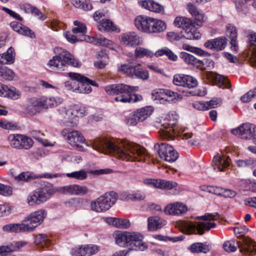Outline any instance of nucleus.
<instances>
[{
	"label": "nucleus",
	"instance_id": "nucleus-4",
	"mask_svg": "<svg viewBox=\"0 0 256 256\" xmlns=\"http://www.w3.org/2000/svg\"><path fill=\"white\" fill-rule=\"evenodd\" d=\"M205 222H200L197 225L189 222H182V226L184 230L188 234L197 233L200 235L203 234L205 231H208L212 228H214L216 226V224L214 222L208 221L214 220L218 218V214L217 212L206 213L204 215L198 217Z\"/></svg>",
	"mask_w": 256,
	"mask_h": 256
},
{
	"label": "nucleus",
	"instance_id": "nucleus-1",
	"mask_svg": "<svg viewBox=\"0 0 256 256\" xmlns=\"http://www.w3.org/2000/svg\"><path fill=\"white\" fill-rule=\"evenodd\" d=\"M92 144L94 149L101 152L112 154L123 160L143 162L146 160L145 150L127 140L98 138Z\"/></svg>",
	"mask_w": 256,
	"mask_h": 256
},
{
	"label": "nucleus",
	"instance_id": "nucleus-22",
	"mask_svg": "<svg viewBox=\"0 0 256 256\" xmlns=\"http://www.w3.org/2000/svg\"><path fill=\"white\" fill-rule=\"evenodd\" d=\"M58 190L64 194H76L83 196L86 194L88 190L86 186L78 184H70L59 188Z\"/></svg>",
	"mask_w": 256,
	"mask_h": 256
},
{
	"label": "nucleus",
	"instance_id": "nucleus-41",
	"mask_svg": "<svg viewBox=\"0 0 256 256\" xmlns=\"http://www.w3.org/2000/svg\"><path fill=\"white\" fill-rule=\"evenodd\" d=\"M0 76L8 80H16L17 75L10 69L6 66H0Z\"/></svg>",
	"mask_w": 256,
	"mask_h": 256
},
{
	"label": "nucleus",
	"instance_id": "nucleus-28",
	"mask_svg": "<svg viewBox=\"0 0 256 256\" xmlns=\"http://www.w3.org/2000/svg\"><path fill=\"white\" fill-rule=\"evenodd\" d=\"M187 8L189 12L194 18L195 22L197 26H202V24L207 20V17L205 14L199 11L192 4L188 3Z\"/></svg>",
	"mask_w": 256,
	"mask_h": 256
},
{
	"label": "nucleus",
	"instance_id": "nucleus-53",
	"mask_svg": "<svg viewBox=\"0 0 256 256\" xmlns=\"http://www.w3.org/2000/svg\"><path fill=\"white\" fill-rule=\"evenodd\" d=\"M178 183L174 181L160 180V189L170 190L177 187Z\"/></svg>",
	"mask_w": 256,
	"mask_h": 256
},
{
	"label": "nucleus",
	"instance_id": "nucleus-7",
	"mask_svg": "<svg viewBox=\"0 0 256 256\" xmlns=\"http://www.w3.org/2000/svg\"><path fill=\"white\" fill-rule=\"evenodd\" d=\"M55 192L53 186L48 184L32 192L28 196L27 202L30 206L40 204L49 199Z\"/></svg>",
	"mask_w": 256,
	"mask_h": 256
},
{
	"label": "nucleus",
	"instance_id": "nucleus-57",
	"mask_svg": "<svg viewBox=\"0 0 256 256\" xmlns=\"http://www.w3.org/2000/svg\"><path fill=\"white\" fill-rule=\"evenodd\" d=\"M184 80V82L186 83L184 87L188 88H194L198 86V82L197 80L192 76L188 75H186Z\"/></svg>",
	"mask_w": 256,
	"mask_h": 256
},
{
	"label": "nucleus",
	"instance_id": "nucleus-49",
	"mask_svg": "<svg viewBox=\"0 0 256 256\" xmlns=\"http://www.w3.org/2000/svg\"><path fill=\"white\" fill-rule=\"evenodd\" d=\"M86 256L96 254L100 250V246L96 244H84Z\"/></svg>",
	"mask_w": 256,
	"mask_h": 256
},
{
	"label": "nucleus",
	"instance_id": "nucleus-6",
	"mask_svg": "<svg viewBox=\"0 0 256 256\" xmlns=\"http://www.w3.org/2000/svg\"><path fill=\"white\" fill-rule=\"evenodd\" d=\"M58 111L61 117L64 118V124L72 127L77 124V118L82 116L86 112L84 108L78 105L72 106L68 108L62 107Z\"/></svg>",
	"mask_w": 256,
	"mask_h": 256
},
{
	"label": "nucleus",
	"instance_id": "nucleus-39",
	"mask_svg": "<svg viewBox=\"0 0 256 256\" xmlns=\"http://www.w3.org/2000/svg\"><path fill=\"white\" fill-rule=\"evenodd\" d=\"M174 24L178 28L188 30L192 27L193 24L190 18L184 16H177L174 20Z\"/></svg>",
	"mask_w": 256,
	"mask_h": 256
},
{
	"label": "nucleus",
	"instance_id": "nucleus-13",
	"mask_svg": "<svg viewBox=\"0 0 256 256\" xmlns=\"http://www.w3.org/2000/svg\"><path fill=\"white\" fill-rule=\"evenodd\" d=\"M62 134H68L66 140L74 148L80 151H84L88 144L85 142L84 137L78 131L74 130L68 132V130H64Z\"/></svg>",
	"mask_w": 256,
	"mask_h": 256
},
{
	"label": "nucleus",
	"instance_id": "nucleus-59",
	"mask_svg": "<svg viewBox=\"0 0 256 256\" xmlns=\"http://www.w3.org/2000/svg\"><path fill=\"white\" fill-rule=\"evenodd\" d=\"M28 242L24 240L14 241L10 244L12 252L18 251L27 245Z\"/></svg>",
	"mask_w": 256,
	"mask_h": 256
},
{
	"label": "nucleus",
	"instance_id": "nucleus-38",
	"mask_svg": "<svg viewBox=\"0 0 256 256\" xmlns=\"http://www.w3.org/2000/svg\"><path fill=\"white\" fill-rule=\"evenodd\" d=\"M41 100L42 101L44 100L43 108H44L56 106L62 104L63 102V99L59 96H43L41 98Z\"/></svg>",
	"mask_w": 256,
	"mask_h": 256
},
{
	"label": "nucleus",
	"instance_id": "nucleus-50",
	"mask_svg": "<svg viewBox=\"0 0 256 256\" xmlns=\"http://www.w3.org/2000/svg\"><path fill=\"white\" fill-rule=\"evenodd\" d=\"M134 54L136 58H142L145 56L148 57H152L154 55V54L147 48L142 47H138L135 50Z\"/></svg>",
	"mask_w": 256,
	"mask_h": 256
},
{
	"label": "nucleus",
	"instance_id": "nucleus-15",
	"mask_svg": "<svg viewBox=\"0 0 256 256\" xmlns=\"http://www.w3.org/2000/svg\"><path fill=\"white\" fill-rule=\"evenodd\" d=\"M232 134L244 140L256 139V126L250 123H244L232 130Z\"/></svg>",
	"mask_w": 256,
	"mask_h": 256
},
{
	"label": "nucleus",
	"instance_id": "nucleus-63",
	"mask_svg": "<svg viewBox=\"0 0 256 256\" xmlns=\"http://www.w3.org/2000/svg\"><path fill=\"white\" fill-rule=\"evenodd\" d=\"M0 126L6 130H15L16 127L14 123L6 120H0Z\"/></svg>",
	"mask_w": 256,
	"mask_h": 256
},
{
	"label": "nucleus",
	"instance_id": "nucleus-35",
	"mask_svg": "<svg viewBox=\"0 0 256 256\" xmlns=\"http://www.w3.org/2000/svg\"><path fill=\"white\" fill-rule=\"evenodd\" d=\"M227 31L229 34V38L230 40V50L233 52H238V46L237 42V30L234 26L228 24L227 26Z\"/></svg>",
	"mask_w": 256,
	"mask_h": 256
},
{
	"label": "nucleus",
	"instance_id": "nucleus-19",
	"mask_svg": "<svg viewBox=\"0 0 256 256\" xmlns=\"http://www.w3.org/2000/svg\"><path fill=\"white\" fill-rule=\"evenodd\" d=\"M204 78H206L209 82L216 84L220 88H228L230 87L229 80L223 76L212 72H206L204 74Z\"/></svg>",
	"mask_w": 256,
	"mask_h": 256
},
{
	"label": "nucleus",
	"instance_id": "nucleus-24",
	"mask_svg": "<svg viewBox=\"0 0 256 256\" xmlns=\"http://www.w3.org/2000/svg\"><path fill=\"white\" fill-rule=\"evenodd\" d=\"M120 42L125 46L134 47L140 43V38L134 32H127L120 34Z\"/></svg>",
	"mask_w": 256,
	"mask_h": 256
},
{
	"label": "nucleus",
	"instance_id": "nucleus-62",
	"mask_svg": "<svg viewBox=\"0 0 256 256\" xmlns=\"http://www.w3.org/2000/svg\"><path fill=\"white\" fill-rule=\"evenodd\" d=\"M161 179L146 178L144 180V183L149 186L160 188Z\"/></svg>",
	"mask_w": 256,
	"mask_h": 256
},
{
	"label": "nucleus",
	"instance_id": "nucleus-30",
	"mask_svg": "<svg viewBox=\"0 0 256 256\" xmlns=\"http://www.w3.org/2000/svg\"><path fill=\"white\" fill-rule=\"evenodd\" d=\"M166 223L165 220L159 216H150L148 218V228L149 231H156L163 228Z\"/></svg>",
	"mask_w": 256,
	"mask_h": 256
},
{
	"label": "nucleus",
	"instance_id": "nucleus-17",
	"mask_svg": "<svg viewBox=\"0 0 256 256\" xmlns=\"http://www.w3.org/2000/svg\"><path fill=\"white\" fill-rule=\"evenodd\" d=\"M68 75L72 80H76L78 82L77 88L78 92L89 94L91 92L90 85H94L92 81L78 73L69 72Z\"/></svg>",
	"mask_w": 256,
	"mask_h": 256
},
{
	"label": "nucleus",
	"instance_id": "nucleus-12",
	"mask_svg": "<svg viewBox=\"0 0 256 256\" xmlns=\"http://www.w3.org/2000/svg\"><path fill=\"white\" fill-rule=\"evenodd\" d=\"M8 140L12 147L18 150H29L34 144L32 138L20 134H10Z\"/></svg>",
	"mask_w": 256,
	"mask_h": 256
},
{
	"label": "nucleus",
	"instance_id": "nucleus-32",
	"mask_svg": "<svg viewBox=\"0 0 256 256\" xmlns=\"http://www.w3.org/2000/svg\"><path fill=\"white\" fill-rule=\"evenodd\" d=\"M43 102L44 100H42L41 98H30L28 100V102L26 106V110L27 112L30 114H34L39 112L41 108H44Z\"/></svg>",
	"mask_w": 256,
	"mask_h": 256
},
{
	"label": "nucleus",
	"instance_id": "nucleus-29",
	"mask_svg": "<svg viewBox=\"0 0 256 256\" xmlns=\"http://www.w3.org/2000/svg\"><path fill=\"white\" fill-rule=\"evenodd\" d=\"M104 222L110 226L118 228L126 229L130 226L131 224L128 219L108 217L104 218Z\"/></svg>",
	"mask_w": 256,
	"mask_h": 256
},
{
	"label": "nucleus",
	"instance_id": "nucleus-18",
	"mask_svg": "<svg viewBox=\"0 0 256 256\" xmlns=\"http://www.w3.org/2000/svg\"><path fill=\"white\" fill-rule=\"evenodd\" d=\"M178 93L172 92L169 90L156 89L152 93V98L158 100L161 104L165 102H170L179 97Z\"/></svg>",
	"mask_w": 256,
	"mask_h": 256
},
{
	"label": "nucleus",
	"instance_id": "nucleus-55",
	"mask_svg": "<svg viewBox=\"0 0 256 256\" xmlns=\"http://www.w3.org/2000/svg\"><path fill=\"white\" fill-rule=\"evenodd\" d=\"M256 96V88L249 90L241 96L240 100L243 102H248Z\"/></svg>",
	"mask_w": 256,
	"mask_h": 256
},
{
	"label": "nucleus",
	"instance_id": "nucleus-16",
	"mask_svg": "<svg viewBox=\"0 0 256 256\" xmlns=\"http://www.w3.org/2000/svg\"><path fill=\"white\" fill-rule=\"evenodd\" d=\"M153 110L150 106L144 107L138 109L136 111L131 114L126 120L128 126H134L138 122L146 120L152 114Z\"/></svg>",
	"mask_w": 256,
	"mask_h": 256
},
{
	"label": "nucleus",
	"instance_id": "nucleus-11",
	"mask_svg": "<svg viewBox=\"0 0 256 256\" xmlns=\"http://www.w3.org/2000/svg\"><path fill=\"white\" fill-rule=\"evenodd\" d=\"M118 70L130 77H136L142 80H147L148 78V72L147 70H143L140 65H134L132 62L121 64L118 67Z\"/></svg>",
	"mask_w": 256,
	"mask_h": 256
},
{
	"label": "nucleus",
	"instance_id": "nucleus-20",
	"mask_svg": "<svg viewBox=\"0 0 256 256\" xmlns=\"http://www.w3.org/2000/svg\"><path fill=\"white\" fill-rule=\"evenodd\" d=\"M47 216V212L44 209H39L36 211L31 212L29 215L24 218V222H30L34 228L40 225Z\"/></svg>",
	"mask_w": 256,
	"mask_h": 256
},
{
	"label": "nucleus",
	"instance_id": "nucleus-56",
	"mask_svg": "<svg viewBox=\"0 0 256 256\" xmlns=\"http://www.w3.org/2000/svg\"><path fill=\"white\" fill-rule=\"evenodd\" d=\"M8 95H6V97L10 98L13 100H17L18 99L20 95V92L15 88L14 86H10L8 88Z\"/></svg>",
	"mask_w": 256,
	"mask_h": 256
},
{
	"label": "nucleus",
	"instance_id": "nucleus-9",
	"mask_svg": "<svg viewBox=\"0 0 256 256\" xmlns=\"http://www.w3.org/2000/svg\"><path fill=\"white\" fill-rule=\"evenodd\" d=\"M117 199L118 194L116 192H106L91 202V209L97 212H105L115 204Z\"/></svg>",
	"mask_w": 256,
	"mask_h": 256
},
{
	"label": "nucleus",
	"instance_id": "nucleus-25",
	"mask_svg": "<svg viewBox=\"0 0 256 256\" xmlns=\"http://www.w3.org/2000/svg\"><path fill=\"white\" fill-rule=\"evenodd\" d=\"M61 176L60 174H44L41 175L34 176L32 174L28 172H22L20 174L15 176L14 179L18 181L27 182L32 179L36 178H53L60 177Z\"/></svg>",
	"mask_w": 256,
	"mask_h": 256
},
{
	"label": "nucleus",
	"instance_id": "nucleus-2",
	"mask_svg": "<svg viewBox=\"0 0 256 256\" xmlns=\"http://www.w3.org/2000/svg\"><path fill=\"white\" fill-rule=\"evenodd\" d=\"M112 236L116 244L120 246H130L137 251H144L148 248V244L143 240L144 236L139 232L116 230Z\"/></svg>",
	"mask_w": 256,
	"mask_h": 256
},
{
	"label": "nucleus",
	"instance_id": "nucleus-27",
	"mask_svg": "<svg viewBox=\"0 0 256 256\" xmlns=\"http://www.w3.org/2000/svg\"><path fill=\"white\" fill-rule=\"evenodd\" d=\"M230 162L228 156L218 154L214 157L212 166L215 170L224 171L230 166Z\"/></svg>",
	"mask_w": 256,
	"mask_h": 256
},
{
	"label": "nucleus",
	"instance_id": "nucleus-37",
	"mask_svg": "<svg viewBox=\"0 0 256 256\" xmlns=\"http://www.w3.org/2000/svg\"><path fill=\"white\" fill-rule=\"evenodd\" d=\"M15 55L14 48H9L6 52L0 54V66L13 64L14 62Z\"/></svg>",
	"mask_w": 256,
	"mask_h": 256
},
{
	"label": "nucleus",
	"instance_id": "nucleus-42",
	"mask_svg": "<svg viewBox=\"0 0 256 256\" xmlns=\"http://www.w3.org/2000/svg\"><path fill=\"white\" fill-rule=\"evenodd\" d=\"M97 59L98 60L94 62V66L97 68H104L108 64V56L102 52L98 54Z\"/></svg>",
	"mask_w": 256,
	"mask_h": 256
},
{
	"label": "nucleus",
	"instance_id": "nucleus-36",
	"mask_svg": "<svg viewBox=\"0 0 256 256\" xmlns=\"http://www.w3.org/2000/svg\"><path fill=\"white\" fill-rule=\"evenodd\" d=\"M211 248V244L207 242H196L190 245L188 250L192 253L206 254L210 250Z\"/></svg>",
	"mask_w": 256,
	"mask_h": 256
},
{
	"label": "nucleus",
	"instance_id": "nucleus-52",
	"mask_svg": "<svg viewBox=\"0 0 256 256\" xmlns=\"http://www.w3.org/2000/svg\"><path fill=\"white\" fill-rule=\"evenodd\" d=\"M66 175L68 178H72L80 180L86 179L88 176L86 172L84 170L68 173Z\"/></svg>",
	"mask_w": 256,
	"mask_h": 256
},
{
	"label": "nucleus",
	"instance_id": "nucleus-51",
	"mask_svg": "<svg viewBox=\"0 0 256 256\" xmlns=\"http://www.w3.org/2000/svg\"><path fill=\"white\" fill-rule=\"evenodd\" d=\"M74 25L76 26L72 30L74 34L80 33L81 34L80 37H81L82 35H86V24L84 23H82L78 20H76L74 22Z\"/></svg>",
	"mask_w": 256,
	"mask_h": 256
},
{
	"label": "nucleus",
	"instance_id": "nucleus-8",
	"mask_svg": "<svg viewBox=\"0 0 256 256\" xmlns=\"http://www.w3.org/2000/svg\"><path fill=\"white\" fill-rule=\"evenodd\" d=\"M50 67H54L58 70H64L68 65L74 67L80 66V63L74 56L66 50H64L58 55L53 56L48 63Z\"/></svg>",
	"mask_w": 256,
	"mask_h": 256
},
{
	"label": "nucleus",
	"instance_id": "nucleus-54",
	"mask_svg": "<svg viewBox=\"0 0 256 256\" xmlns=\"http://www.w3.org/2000/svg\"><path fill=\"white\" fill-rule=\"evenodd\" d=\"M222 104V100L220 98H214L206 102V110L220 106Z\"/></svg>",
	"mask_w": 256,
	"mask_h": 256
},
{
	"label": "nucleus",
	"instance_id": "nucleus-48",
	"mask_svg": "<svg viewBox=\"0 0 256 256\" xmlns=\"http://www.w3.org/2000/svg\"><path fill=\"white\" fill-rule=\"evenodd\" d=\"M200 36V33L192 26L188 30H185L184 38L188 40H198Z\"/></svg>",
	"mask_w": 256,
	"mask_h": 256
},
{
	"label": "nucleus",
	"instance_id": "nucleus-64",
	"mask_svg": "<svg viewBox=\"0 0 256 256\" xmlns=\"http://www.w3.org/2000/svg\"><path fill=\"white\" fill-rule=\"evenodd\" d=\"M246 3V2H245L244 0H236L235 4L237 10L239 12H246L247 6Z\"/></svg>",
	"mask_w": 256,
	"mask_h": 256
},
{
	"label": "nucleus",
	"instance_id": "nucleus-26",
	"mask_svg": "<svg viewBox=\"0 0 256 256\" xmlns=\"http://www.w3.org/2000/svg\"><path fill=\"white\" fill-rule=\"evenodd\" d=\"M188 210L187 206L181 202H176L167 205L164 212L170 215H180L185 214Z\"/></svg>",
	"mask_w": 256,
	"mask_h": 256
},
{
	"label": "nucleus",
	"instance_id": "nucleus-23",
	"mask_svg": "<svg viewBox=\"0 0 256 256\" xmlns=\"http://www.w3.org/2000/svg\"><path fill=\"white\" fill-rule=\"evenodd\" d=\"M34 230V226H30L29 224L24 223L9 224L3 226L4 232L12 233L24 232H32Z\"/></svg>",
	"mask_w": 256,
	"mask_h": 256
},
{
	"label": "nucleus",
	"instance_id": "nucleus-34",
	"mask_svg": "<svg viewBox=\"0 0 256 256\" xmlns=\"http://www.w3.org/2000/svg\"><path fill=\"white\" fill-rule=\"evenodd\" d=\"M10 26L14 31L21 34L29 36L31 38L35 37V34L32 30L18 22H10Z\"/></svg>",
	"mask_w": 256,
	"mask_h": 256
},
{
	"label": "nucleus",
	"instance_id": "nucleus-21",
	"mask_svg": "<svg viewBox=\"0 0 256 256\" xmlns=\"http://www.w3.org/2000/svg\"><path fill=\"white\" fill-rule=\"evenodd\" d=\"M153 18L146 16H137L134 20V24L138 30L146 33H150V28Z\"/></svg>",
	"mask_w": 256,
	"mask_h": 256
},
{
	"label": "nucleus",
	"instance_id": "nucleus-3",
	"mask_svg": "<svg viewBox=\"0 0 256 256\" xmlns=\"http://www.w3.org/2000/svg\"><path fill=\"white\" fill-rule=\"evenodd\" d=\"M138 90V86H130L124 84H111L105 88L108 94L118 95L114 98V100L122 102H136L141 100V96L132 94Z\"/></svg>",
	"mask_w": 256,
	"mask_h": 256
},
{
	"label": "nucleus",
	"instance_id": "nucleus-60",
	"mask_svg": "<svg viewBox=\"0 0 256 256\" xmlns=\"http://www.w3.org/2000/svg\"><path fill=\"white\" fill-rule=\"evenodd\" d=\"M180 136L183 140H187L190 145H195L197 141L193 138V135L192 133L185 132L183 131L181 134H180Z\"/></svg>",
	"mask_w": 256,
	"mask_h": 256
},
{
	"label": "nucleus",
	"instance_id": "nucleus-14",
	"mask_svg": "<svg viewBox=\"0 0 256 256\" xmlns=\"http://www.w3.org/2000/svg\"><path fill=\"white\" fill-rule=\"evenodd\" d=\"M160 157L165 161L174 162L178 158V152L171 146L165 143L157 144L154 146Z\"/></svg>",
	"mask_w": 256,
	"mask_h": 256
},
{
	"label": "nucleus",
	"instance_id": "nucleus-44",
	"mask_svg": "<svg viewBox=\"0 0 256 256\" xmlns=\"http://www.w3.org/2000/svg\"><path fill=\"white\" fill-rule=\"evenodd\" d=\"M71 2L75 7L84 10H90L92 8L88 0H71Z\"/></svg>",
	"mask_w": 256,
	"mask_h": 256
},
{
	"label": "nucleus",
	"instance_id": "nucleus-31",
	"mask_svg": "<svg viewBox=\"0 0 256 256\" xmlns=\"http://www.w3.org/2000/svg\"><path fill=\"white\" fill-rule=\"evenodd\" d=\"M226 38L225 37H220L212 40H208L204 46L211 50L217 51L224 50L226 45Z\"/></svg>",
	"mask_w": 256,
	"mask_h": 256
},
{
	"label": "nucleus",
	"instance_id": "nucleus-33",
	"mask_svg": "<svg viewBox=\"0 0 256 256\" xmlns=\"http://www.w3.org/2000/svg\"><path fill=\"white\" fill-rule=\"evenodd\" d=\"M138 3L142 8L151 12L162 14L164 13V6L152 0H142L138 2Z\"/></svg>",
	"mask_w": 256,
	"mask_h": 256
},
{
	"label": "nucleus",
	"instance_id": "nucleus-46",
	"mask_svg": "<svg viewBox=\"0 0 256 256\" xmlns=\"http://www.w3.org/2000/svg\"><path fill=\"white\" fill-rule=\"evenodd\" d=\"M98 28L100 31H114L115 26L113 23L108 20L102 19L98 26Z\"/></svg>",
	"mask_w": 256,
	"mask_h": 256
},
{
	"label": "nucleus",
	"instance_id": "nucleus-40",
	"mask_svg": "<svg viewBox=\"0 0 256 256\" xmlns=\"http://www.w3.org/2000/svg\"><path fill=\"white\" fill-rule=\"evenodd\" d=\"M166 28V23L156 18H153L150 28V33L161 32Z\"/></svg>",
	"mask_w": 256,
	"mask_h": 256
},
{
	"label": "nucleus",
	"instance_id": "nucleus-58",
	"mask_svg": "<svg viewBox=\"0 0 256 256\" xmlns=\"http://www.w3.org/2000/svg\"><path fill=\"white\" fill-rule=\"evenodd\" d=\"M70 254L72 256H86L84 245L72 248Z\"/></svg>",
	"mask_w": 256,
	"mask_h": 256
},
{
	"label": "nucleus",
	"instance_id": "nucleus-47",
	"mask_svg": "<svg viewBox=\"0 0 256 256\" xmlns=\"http://www.w3.org/2000/svg\"><path fill=\"white\" fill-rule=\"evenodd\" d=\"M180 58L186 64L190 65H197L200 63L199 60L192 55L186 52H182L180 55Z\"/></svg>",
	"mask_w": 256,
	"mask_h": 256
},
{
	"label": "nucleus",
	"instance_id": "nucleus-61",
	"mask_svg": "<svg viewBox=\"0 0 256 256\" xmlns=\"http://www.w3.org/2000/svg\"><path fill=\"white\" fill-rule=\"evenodd\" d=\"M185 78L186 75L184 74H176L174 76L173 82L175 85L184 87V85H186Z\"/></svg>",
	"mask_w": 256,
	"mask_h": 256
},
{
	"label": "nucleus",
	"instance_id": "nucleus-45",
	"mask_svg": "<svg viewBox=\"0 0 256 256\" xmlns=\"http://www.w3.org/2000/svg\"><path fill=\"white\" fill-rule=\"evenodd\" d=\"M155 55L156 56H160L165 55L168 56L169 60L172 61H176L178 58L176 55L167 48H164L157 50L155 53Z\"/></svg>",
	"mask_w": 256,
	"mask_h": 256
},
{
	"label": "nucleus",
	"instance_id": "nucleus-43",
	"mask_svg": "<svg viewBox=\"0 0 256 256\" xmlns=\"http://www.w3.org/2000/svg\"><path fill=\"white\" fill-rule=\"evenodd\" d=\"M50 244V240L46 234H38L34 237V244L36 246L42 244V247H48Z\"/></svg>",
	"mask_w": 256,
	"mask_h": 256
},
{
	"label": "nucleus",
	"instance_id": "nucleus-10",
	"mask_svg": "<svg viewBox=\"0 0 256 256\" xmlns=\"http://www.w3.org/2000/svg\"><path fill=\"white\" fill-rule=\"evenodd\" d=\"M65 36L67 40L71 43H74L77 41L85 40L94 44L106 46L110 48H113L114 44L112 42L102 36L94 38L86 35H82L81 37L77 38L74 35L66 32Z\"/></svg>",
	"mask_w": 256,
	"mask_h": 256
},
{
	"label": "nucleus",
	"instance_id": "nucleus-5",
	"mask_svg": "<svg viewBox=\"0 0 256 256\" xmlns=\"http://www.w3.org/2000/svg\"><path fill=\"white\" fill-rule=\"evenodd\" d=\"M242 253L254 256L256 254V242L248 238H244L242 243L235 240L226 241L223 244L224 250L228 252H235L237 248Z\"/></svg>",
	"mask_w": 256,
	"mask_h": 256
}]
</instances>
